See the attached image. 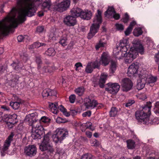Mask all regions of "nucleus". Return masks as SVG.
Returning <instances> with one entry per match:
<instances>
[{
    "mask_svg": "<svg viewBox=\"0 0 159 159\" xmlns=\"http://www.w3.org/2000/svg\"><path fill=\"white\" fill-rule=\"evenodd\" d=\"M41 0H17L16 7L0 21V37L7 35L12 28L25 20V17L34 16L36 11L34 2Z\"/></svg>",
    "mask_w": 159,
    "mask_h": 159,
    "instance_id": "1",
    "label": "nucleus"
},
{
    "mask_svg": "<svg viewBox=\"0 0 159 159\" xmlns=\"http://www.w3.org/2000/svg\"><path fill=\"white\" fill-rule=\"evenodd\" d=\"M133 44L130 48L128 40L124 39L120 41L119 47L114 48L113 54L117 59H124L126 63H129L136 58L138 52L144 53V48L138 40H134Z\"/></svg>",
    "mask_w": 159,
    "mask_h": 159,
    "instance_id": "2",
    "label": "nucleus"
},
{
    "mask_svg": "<svg viewBox=\"0 0 159 159\" xmlns=\"http://www.w3.org/2000/svg\"><path fill=\"white\" fill-rule=\"evenodd\" d=\"M34 114H32L27 116L25 120L28 122L29 125L32 127V137L34 139H40L41 135L46 134L44 136L43 140L41 144L39 146L40 149L43 151H47L52 152L53 151L52 146L50 144L49 136L51 133L47 132L39 123L36 120L35 117H34Z\"/></svg>",
    "mask_w": 159,
    "mask_h": 159,
    "instance_id": "3",
    "label": "nucleus"
},
{
    "mask_svg": "<svg viewBox=\"0 0 159 159\" xmlns=\"http://www.w3.org/2000/svg\"><path fill=\"white\" fill-rule=\"evenodd\" d=\"M152 103L148 102L142 109L137 111L135 113L136 119L138 123L146 124L151 114Z\"/></svg>",
    "mask_w": 159,
    "mask_h": 159,
    "instance_id": "4",
    "label": "nucleus"
},
{
    "mask_svg": "<svg viewBox=\"0 0 159 159\" xmlns=\"http://www.w3.org/2000/svg\"><path fill=\"white\" fill-rule=\"evenodd\" d=\"M101 22V12L98 10L97 13L94 19L93 23L90 27V32L88 34V38L89 39H92L98 32Z\"/></svg>",
    "mask_w": 159,
    "mask_h": 159,
    "instance_id": "5",
    "label": "nucleus"
},
{
    "mask_svg": "<svg viewBox=\"0 0 159 159\" xmlns=\"http://www.w3.org/2000/svg\"><path fill=\"white\" fill-rule=\"evenodd\" d=\"M84 104L86 108L89 109H93L95 108H100L103 107L101 103H98L97 101L90 97L85 98Z\"/></svg>",
    "mask_w": 159,
    "mask_h": 159,
    "instance_id": "6",
    "label": "nucleus"
},
{
    "mask_svg": "<svg viewBox=\"0 0 159 159\" xmlns=\"http://www.w3.org/2000/svg\"><path fill=\"white\" fill-rule=\"evenodd\" d=\"M56 131V134L53 136V140L56 143L61 142L68 135V131L65 129L58 128Z\"/></svg>",
    "mask_w": 159,
    "mask_h": 159,
    "instance_id": "7",
    "label": "nucleus"
},
{
    "mask_svg": "<svg viewBox=\"0 0 159 159\" xmlns=\"http://www.w3.org/2000/svg\"><path fill=\"white\" fill-rule=\"evenodd\" d=\"M14 134L11 133L7 137L4 143L2 148L0 146V150L1 155L2 156L5 155L4 152L7 151L10 147L11 143L13 139Z\"/></svg>",
    "mask_w": 159,
    "mask_h": 159,
    "instance_id": "8",
    "label": "nucleus"
},
{
    "mask_svg": "<svg viewBox=\"0 0 159 159\" xmlns=\"http://www.w3.org/2000/svg\"><path fill=\"white\" fill-rule=\"evenodd\" d=\"M121 85L123 91L127 92L132 89L133 83L130 79L125 78L122 80Z\"/></svg>",
    "mask_w": 159,
    "mask_h": 159,
    "instance_id": "9",
    "label": "nucleus"
},
{
    "mask_svg": "<svg viewBox=\"0 0 159 159\" xmlns=\"http://www.w3.org/2000/svg\"><path fill=\"white\" fill-rule=\"evenodd\" d=\"M148 76V75L145 73L140 74L139 79L137 81V85L138 90H140L144 87L145 84L147 83V77Z\"/></svg>",
    "mask_w": 159,
    "mask_h": 159,
    "instance_id": "10",
    "label": "nucleus"
},
{
    "mask_svg": "<svg viewBox=\"0 0 159 159\" xmlns=\"http://www.w3.org/2000/svg\"><path fill=\"white\" fill-rule=\"evenodd\" d=\"M108 87L106 88V90L112 94H116L119 91L120 86L117 83H109L107 84Z\"/></svg>",
    "mask_w": 159,
    "mask_h": 159,
    "instance_id": "11",
    "label": "nucleus"
},
{
    "mask_svg": "<svg viewBox=\"0 0 159 159\" xmlns=\"http://www.w3.org/2000/svg\"><path fill=\"white\" fill-rule=\"evenodd\" d=\"M24 153L26 156L32 157L36 154L37 148L34 145H29L25 148Z\"/></svg>",
    "mask_w": 159,
    "mask_h": 159,
    "instance_id": "12",
    "label": "nucleus"
},
{
    "mask_svg": "<svg viewBox=\"0 0 159 159\" xmlns=\"http://www.w3.org/2000/svg\"><path fill=\"white\" fill-rule=\"evenodd\" d=\"M106 16L109 18L110 16H112L116 20L119 19V14L116 13L114 8L113 7H109L107 10L105 12V14Z\"/></svg>",
    "mask_w": 159,
    "mask_h": 159,
    "instance_id": "13",
    "label": "nucleus"
},
{
    "mask_svg": "<svg viewBox=\"0 0 159 159\" xmlns=\"http://www.w3.org/2000/svg\"><path fill=\"white\" fill-rule=\"evenodd\" d=\"M63 22L66 25L69 26H73L76 23L75 18L72 16H68L64 18Z\"/></svg>",
    "mask_w": 159,
    "mask_h": 159,
    "instance_id": "14",
    "label": "nucleus"
},
{
    "mask_svg": "<svg viewBox=\"0 0 159 159\" xmlns=\"http://www.w3.org/2000/svg\"><path fill=\"white\" fill-rule=\"evenodd\" d=\"M70 4V0H64L60 3L57 5V10L60 11H63L69 7Z\"/></svg>",
    "mask_w": 159,
    "mask_h": 159,
    "instance_id": "15",
    "label": "nucleus"
},
{
    "mask_svg": "<svg viewBox=\"0 0 159 159\" xmlns=\"http://www.w3.org/2000/svg\"><path fill=\"white\" fill-rule=\"evenodd\" d=\"M139 68L137 64L132 63L128 68L127 74L129 76L131 77L137 73Z\"/></svg>",
    "mask_w": 159,
    "mask_h": 159,
    "instance_id": "16",
    "label": "nucleus"
},
{
    "mask_svg": "<svg viewBox=\"0 0 159 159\" xmlns=\"http://www.w3.org/2000/svg\"><path fill=\"white\" fill-rule=\"evenodd\" d=\"M109 56L107 52H104L102 53L100 61V62L104 66H106L109 63Z\"/></svg>",
    "mask_w": 159,
    "mask_h": 159,
    "instance_id": "17",
    "label": "nucleus"
},
{
    "mask_svg": "<svg viewBox=\"0 0 159 159\" xmlns=\"http://www.w3.org/2000/svg\"><path fill=\"white\" fill-rule=\"evenodd\" d=\"M107 76L108 75L107 73H102L101 74L99 82V85L100 88H104Z\"/></svg>",
    "mask_w": 159,
    "mask_h": 159,
    "instance_id": "18",
    "label": "nucleus"
},
{
    "mask_svg": "<svg viewBox=\"0 0 159 159\" xmlns=\"http://www.w3.org/2000/svg\"><path fill=\"white\" fill-rule=\"evenodd\" d=\"M82 12V10L79 8H74L71 11L72 16L75 18L79 16L81 17Z\"/></svg>",
    "mask_w": 159,
    "mask_h": 159,
    "instance_id": "19",
    "label": "nucleus"
},
{
    "mask_svg": "<svg viewBox=\"0 0 159 159\" xmlns=\"http://www.w3.org/2000/svg\"><path fill=\"white\" fill-rule=\"evenodd\" d=\"M92 16V14L91 11L85 10L84 11H83L81 13V18L84 19L86 20H89L91 19Z\"/></svg>",
    "mask_w": 159,
    "mask_h": 159,
    "instance_id": "20",
    "label": "nucleus"
},
{
    "mask_svg": "<svg viewBox=\"0 0 159 159\" xmlns=\"http://www.w3.org/2000/svg\"><path fill=\"white\" fill-rule=\"evenodd\" d=\"M49 110L51 111L54 114H56L58 112V104L57 103H49Z\"/></svg>",
    "mask_w": 159,
    "mask_h": 159,
    "instance_id": "21",
    "label": "nucleus"
},
{
    "mask_svg": "<svg viewBox=\"0 0 159 159\" xmlns=\"http://www.w3.org/2000/svg\"><path fill=\"white\" fill-rule=\"evenodd\" d=\"M106 44V40L103 36L102 37L99 41V43L96 45V49L98 50L100 47H104Z\"/></svg>",
    "mask_w": 159,
    "mask_h": 159,
    "instance_id": "22",
    "label": "nucleus"
},
{
    "mask_svg": "<svg viewBox=\"0 0 159 159\" xmlns=\"http://www.w3.org/2000/svg\"><path fill=\"white\" fill-rule=\"evenodd\" d=\"M55 69V68L52 65H49L48 66H44L41 70L42 73H50L52 72Z\"/></svg>",
    "mask_w": 159,
    "mask_h": 159,
    "instance_id": "23",
    "label": "nucleus"
},
{
    "mask_svg": "<svg viewBox=\"0 0 159 159\" xmlns=\"http://www.w3.org/2000/svg\"><path fill=\"white\" fill-rule=\"evenodd\" d=\"M21 104V102L18 100L17 101L11 102L10 103V105L14 110H17L19 109Z\"/></svg>",
    "mask_w": 159,
    "mask_h": 159,
    "instance_id": "24",
    "label": "nucleus"
},
{
    "mask_svg": "<svg viewBox=\"0 0 159 159\" xmlns=\"http://www.w3.org/2000/svg\"><path fill=\"white\" fill-rule=\"evenodd\" d=\"M17 115L15 114H14L12 115H10L8 116L7 121H9V122H12V123L16 124L17 122Z\"/></svg>",
    "mask_w": 159,
    "mask_h": 159,
    "instance_id": "25",
    "label": "nucleus"
},
{
    "mask_svg": "<svg viewBox=\"0 0 159 159\" xmlns=\"http://www.w3.org/2000/svg\"><path fill=\"white\" fill-rule=\"evenodd\" d=\"M147 83L149 84H152L155 82L157 80V78L156 77H153L152 75H148L147 77Z\"/></svg>",
    "mask_w": 159,
    "mask_h": 159,
    "instance_id": "26",
    "label": "nucleus"
},
{
    "mask_svg": "<svg viewBox=\"0 0 159 159\" xmlns=\"http://www.w3.org/2000/svg\"><path fill=\"white\" fill-rule=\"evenodd\" d=\"M143 33V31L140 27L135 28L134 30L133 34L134 35L137 37L141 35Z\"/></svg>",
    "mask_w": 159,
    "mask_h": 159,
    "instance_id": "27",
    "label": "nucleus"
},
{
    "mask_svg": "<svg viewBox=\"0 0 159 159\" xmlns=\"http://www.w3.org/2000/svg\"><path fill=\"white\" fill-rule=\"evenodd\" d=\"M127 147L129 149H133L135 147V142L132 140L129 139L127 141Z\"/></svg>",
    "mask_w": 159,
    "mask_h": 159,
    "instance_id": "28",
    "label": "nucleus"
},
{
    "mask_svg": "<svg viewBox=\"0 0 159 159\" xmlns=\"http://www.w3.org/2000/svg\"><path fill=\"white\" fill-rule=\"evenodd\" d=\"M51 2V0H48L45 1L42 3V7L44 8H47L48 9H49L52 4Z\"/></svg>",
    "mask_w": 159,
    "mask_h": 159,
    "instance_id": "29",
    "label": "nucleus"
},
{
    "mask_svg": "<svg viewBox=\"0 0 159 159\" xmlns=\"http://www.w3.org/2000/svg\"><path fill=\"white\" fill-rule=\"evenodd\" d=\"M45 54L48 56H53L55 54V52L52 48H50L45 52Z\"/></svg>",
    "mask_w": 159,
    "mask_h": 159,
    "instance_id": "30",
    "label": "nucleus"
},
{
    "mask_svg": "<svg viewBox=\"0 0 159 159\" xmlns=\"http://www.w3.org/2000/svg\"><path fill=\"white\" fill-rule=\"evenodd\" d=\"M58 109L60 111L62 112L63 114L66 116H70V113L67 111L66 110L64 107L61 105L60 107H58Z\"/></svg>",
    "mask_w": 159,
    "mask_h": 159,
    "instance_id": "31",
    "label": "nucleus"
},
{
    "mask_svg": "<svg viewBox=\"0 0 159 159\" xmlns=\"http://www.w3.org/2000/svg\"><path fill=\"white\" fill-rule=\"evenodd\" d=\"M118 110L115 107H113L110 111V115L111 117H114L117 114Z\"/></svg>",
    "mask_w": 159,
    "mask_h": 159,
    "instance_id": "32",
    "label": "nucleus"
},
{
    "mask_svg": "<svg viewBox=\"0 0 159 159\" xmlns=\"http://www.w3.org/2000/svg\"><path fill=\"white\" fill-rule=\"evenodd\" d=\"M94 68L92 66L91 63L89 62L85 70V71L87 73H91L92 72Z\"/></svg>",
    "mask_w": 159,
    "mask_h": 159,
    "instance_id": "33",
    "label": "nucleus"
},
{
    "mask_svg": "<svg viewBox=\"0 0 159 159\" xmlns=\"http://www.w3.org/2000/svg\"><path fill=\"white\" fill-rule=\"evenodd\" d=\"M84 91V89L83 87H79L75 90V93L80 96L83 95Z\"/></svg>",
    "mask_w": 159,
    "mask_h": 159,
    "instance_id": "34",
    "label": "nucleus"
},
{
    "mask_svg": "<svg viewBox=\"0 0 159 159\" xmlns=\"http://www.w3.org/2000/svg\"><path fill=\"white\" fill-rule=\"evenodd\" d=\"M111 63L110 71L112 73H113L116 69V62L113 61H111Z\"/></svg>",
    "mask_w": 159,
    "mask_h": 159,
    "instance_id": "35",
    "label": "nucleus"
},
{
    "mask_svg": "<svg viewBox=\"0 0 159 159\" xmlns=\"http://www.w3.org/2000/svg\"><path fill=\"white\" fill-rule=\"evenodd\" d=\"M157 118L152 117L150 116V118H148V120L146 124H155L157 123Z\"/></svg>",
    "mask_w": 159,
    "mask_h": 159,
    "instance_id": "36",
    "label": "nucleus"
},
{
    "mask_svg": "<svg viewBox=\"0 0 159 159\" xmlns=\"http://www.w3.org/2000/svg\"><path fill=\"white\" fill-rule=\"evenodd\" d=\"M90 63L94 69L99 68L101 64L100 61H95L94 62H91Z\"/></svg>",
    "mask_w": 159,
    "mask_h": 159,
    "instance_id": "37",
    "label": "nucleus"
},
{
    "mask_svg": "<svg viewBox=\"0 0 159 159\" xmlns=\"http://www.w3.org/2000/svg\"><path fill=\"white\" fill-rule=\"evenodd\" d=\"M11 65L14 69L17 71L20 70L22 69H24L22 68V67L20 66V63L17 64L16 63H14L11 64Z\"/></svg>",
    "mask_w": 159,
    "mask_h": 159,
    "instance_id": "38",
    "label": "nucleus"
},
{
    "mask_svg": "<svg viewBox=\"0 0 159 159\" xmlns=\"http://www.w3.org/2000/svg\"><path fill=\"white\" fill-rule=\"evenodd\" d=\"M50 89H44L42 93V95L43 97H45L49 96V93L50 92Z\"/></svg>",
    "mask_w": 159,
    "mask_h": 159,
    "instance_id": "39",
    "label": "nucleus"
},
{
    "mask_svg": "<svg viewBox=\"0 0 159 159\" xmlns=\"http://www.w3.org/2000/svg\"><path fill=\"white\" fill-rule=\"evenodd\" d=\"M59 43L63 46H65L67 45V39L66 37H64L61 38L60 41Z\"/></svg>",
    "mask_w": 159,
    "mask_h": 159,
    "instance_id": "40",
    "label": "nucleus"
},
{
    "mask_svg": "<svg viewBox=\"0 0 159 159\" xmlns=\"http://www.w3.org/2000/svg\"><path fill=\"white\" fill-rule=\"evenodd\" d=\"M21 58L24 62H26L28 59L27 54L25 52L20 54Z\"/></svg>",
    "mask_w": 159,
    "mask_h": 159,
    "instance_id": "41",
    "label": "nucleus"
},
{
    "mask_svg": "<svg viewBox=\"0 0 159 159\" xmlns=\"http://www.w3.org/2000/svg\"><path fill=\"white\" fill-rule=\"evenodd\" d=\"M154 112L157 114H159V102H157L155 105Z\"/></svg>",
    "mask_w": 159,
    "mask_h": 159,
    "instance_id": "42",
    "label": "nucleus"
},
{
    "mask_svg": "<svg viewBox=\"0 0 159 159\" xmlns=\"http://www.w3.org/2000/svg\"><path fill=\"white\" fill-rule=\"evenodd\" d=\"M46 44L43 43H41L38 42H36L34 43L33 44V46L35 47V48H38L40 47L43 46H45Z\"/></svg>",
    "mask_w": 159,
    "mask_h": 159,
    "instance_id": "43",
    "label": "nucleus"
},
{
    "mask_svg": "<svg viewBox=\"0 0 159 159\" xmlns=\"http://www.w3.org/2000/svg\"><path fill=\"white\" fill-rule=\"evenodd\" d=\"M92 156L89 154L86 153L82 156L81 159H92Z\"/></svg>",
    "mask_w": 159,
    "mask_h": 159,
    "instance_id": "44",
    "label": "nucleus"
},
{
    "mask_svg": "<svg viewBox=\"0 0 159 159\" xmlns=\"http://www.w3.org/2000/svg\"><path fill=\"white\" fill-rule=\"evenodd\" d=\"M87 129H89L92 130H94V128H92V123L90 122H87L86 123H84Z\"/></svg>",
    "mask_w": 159,
    "mask_h": 159,
    "instance_id": "45",
    "label": "nucleus"
},
{
    "mask_svg": "<svg viewBox=\"0 0 159 159\" xmlns=\"http://www.w3.org/2000/svg\"><path fill=\"white\" fill-rule=\"evenodd\" d=\"M50 120L46 116L42 117L40 119V122L43 123H48L50 122Z\"/></svg>",
    "mask_w": 159,
    "mask_h": 159,
    "instance_id": "46",
    "label": "nucleus"
},
{
    "mask_svg": "<svg viewBox=\"0 0 159 159\" xmlns=\"http://www.w3.org/2000/svg\"><path fill=\"white\" fill-rule=\"evenodd\" d=\"M134 103L135 101L134 100L130 99L128 100V102L125 104V105L126 107H128L130 106Z\"/></svg>",
    "mask_w": 159,
    "mask_h": 159,
    "instance_id": "47",
    "label": "nucleus"
},
{
    "mask_svg": "<svg viewBox=\"0 0 159 159\" xmlns=\"http://www.w3.org/2000/svg\"><path fill=\"white\" fill-rule=\"evenodd\" d=\"M115 26L116 29L119 30H123L124 29V26L121 24H116Z\"/></svg>",
    "mask_w": 159,
    "mask_h": 159,
    "instance_id": "48",
    "label": "nucleus"
},
{
    "mask_svg": "<svg viewBox=\"0 0 159 159\" xmlns=\"http://www.w3.org/2000/svg\"><path fill=\"white\" fill-rule=\"evenodd\" d=\"M75 70L76 71H79L81 68L82 67V64L80 62H78L76 63L75 65Z\"/></svg>",
    "mask_w": 159,
    "mask_h": 159,
    "instance_id": "49",
    "label": "nucleus"
},
{
    "mask_svg": "<svg viewBox=\"0 0 159 159\" xmlns=\"http://www.w3.org/2000/svg\"><path fill=\"white\" fill-rule=\"evenodd\" d=\"M76 99L75 96L74 94H72L69 97L70 102L71 103H74Z\"/></svg>",
    "mask_w": 159,
    "mask_h": 159,
    "instance_id": "50",
    "label": "nucleus"
},
{
    "mask_svg": "<svg viewBox=\"0 0 159 159\" xmlns=\"http://www.w3.org/2000/svg\"><path fill=\"white\" fill-rule=\"evenodd\" d=\"M133 29L131 27H128L125 32V33L126 36L129 35L131 33Z\"/></svg>",
    "mask_w": 159,
    "mask_h": 159,
    "instance_id": "51",
    "label": "nucleus"
},
{
    "mask_svg": "<svg viewBox=\"0 0 159 159\" xmlns=\"http://www.w3.org/2000/svg\"><path fill=\"white\" fill-rule=\"evenodd\" d=\"M36 61L38 64V69H39L40 68V65L42 63V61L40 58V57H36Z\"/></svg>",
    "mask_w": 159,
    "mask_h": 159,
    "instance_id": "52",
    "label": "nucleus"
},
{
    "mask_svg": "<svg viewBox=\"0 0 159 159\" xmlns=\"http://www.w3.org/2000/svg\"><path fill=\"white\" fill-rule=\"evenodd\" d=\"M129 16L127 13H125V15L124 17L123 18V21L125 23H127L129 20Z\"/></svg>",
    "mask_w": 159,
    "mask_h": 159,
    "instance_id": "53",
    "label": "nucleus"
},
{
    "mask_svg": "<svg viewBox=\"0 0 159 159\" xmlns=\"http://www.w3.org/2000/svg\"><path fill=\"white\" fill-rule=\"evenodd\" d=\"M91 115V112L90 111H88L83 113L82 114V116L83 117H85L86 116L89 117Z\"/></svg>",
    "mask_w": 159,
    "mask_h": 159,
    "instance_id": "54",
    "label": "nucleus"
},
{
    "mask_svg": "<svg viewBox=\"0 0 159 159\" xmlns=\"http://www.w3.org/2000/svg\"><path fill=\"white\" fill-rule=\"evenodd\" d=\"M44 28L43 26H38L37 28V31L39 33H41L43 31Z\"/></svg>",
    "mask_w": 159,
    "mask_h": 159,
    "instance_id": "55",
    "label": "nucleus"
},
{
    "mask_svg": "<svg viewBox=\"0 0 159 159\" xmlns=\"http://www.w3.org/2000/svg\"><path fill=\"white\" fill-rule=\"evenodd\" d=\"M15 124L14 123H12V122H9V121H7V126L9 128H12L14 125Z\"/></svg>",
    "mask_w": 159,
    "mask_h": 159,
    "instance_id": "56",
    "label": "nucleus"
},
{
    "mask_svg": "<svg viewBox=\"0 0 159 159\" xmlns=\"http://www.w3.org/2000/svg\"><path fill=\"white\" fill-rule=\"evenodd\" d=\"M49 96H55L57 94L56 91L50 89V92L49 93Z\"/></svg>",
    "mask_w": 159,
    "mask_h": 159,
    "instance_id": "57",
    "label": "nucleus"
},
{
    "mask_svg": "<svg viewBox=\"0 0 159 159\" xmlns=\"http://www.w3.org/2000/svg\"><path fill=\"white\" fill-rule=\"evenodd\" d=\"M17 39L19 42H21L24 41V36L22 35H20L17 37Z\"/></svg>",
    "mask_w": 159,
    "mask_h": 159,
    "instance_id": "58",
    "label": "nucleus"
},
{
    "mask_svg": "<svg viewBox=\"0 0 159 159\" xmlns=\"http://www.w3.org/2000/svg\"><path fill=\"white\" fill-rule=\"evenodd\" d=\"M56 121L58 123H64V120L60 117H58L57 118Z\"/></svg>",
    "mask_w": 159,
    "mask_h": 159,
    "instance_id": "59",
    "label": "nucleus"
},
{
    "mask_svg": "<svg viewBox=\"0 0 159 159\" xmlns=\"http://www.w3.org/2000/svg\"><path fill=\"white\" fill-rule=\"evenodd\" d=\"M80 128L81 131L83 132H84L86 129H87L86 127H85V125L84 123L81 125Z\"/></svg>",
    "mask_w": 159,
    "mask_h": 159,
    "instance_id": "60",
    "label": "nucleus"
},
{
    "mask_svg": "<svg viewBox=\"0 0 159 159\" xmlns=\"http://www.w3.org/2000/svg\"><path fill=\"white\" fill-rule=\"evenodd\" d=\"M155 60L156 62H159V51L156 54L155 56Z\"/></svg>",
    "mask_w": 159,
    "mask_h": 159,
    "instance_id": "61",
    "label": "nucleus"
},
{
    "mask_svg": "<svg viewBox=\"0 0 159 159\" xmlns=\"http://www.w3.org/2000/svg\"><path fill=\"white\" fill-rule=\"evenodd\" d=\"M136 24V22L135 21H133L131 22L129 27H131L132 29H133L134 26Z\"/></svg>",
    "mask_w": 159,
    "mask_h": 159,
    "instance_id": "62",
    "label": "nucleus"
},
{
    "mask_svg": "<svg viewBox=\"0 0 159 159\" xmlns=\"http://www.w3.org/2000/svg\"><path fill=\"white\" fill-rule=\"evenodd\" d=\"M1 108L3 109L4 111H9L10 110L9 108L6 106H2L1 107Z\"/></svg>",
    "mask_w": 159,
    "mask_h": 159,
    "instance_id": "63",
    "label": "nucleus"
},
{
    "mask_svg": "<svg viewBox=\"0 0 159 159\" xmlns=\"http://www.w3.org/2000/svg\"><path fill=\"white\" fill-rule=\"evenodd\" d=\"M86 136L89 138H91L92 136V133L89 131H86L85 133Z\"/></svg>",
    "mask_w": 159,
    "mask_h": 159,
    "instance_id": "64",
    "label": "nucleus"
}]
</instances>
